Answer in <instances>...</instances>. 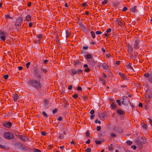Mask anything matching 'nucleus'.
I'll return each instance as SVG.
<instances>
[{
  "mask_svg": "<svg viewBox=\"0 0 152 152\" xmlns=\"http://www.w3.org/2000/svg\"><path fill=\"white\" fill-rule=\"evenodd\" d=\"M64 137L63 136L62 134H59L58 137V138L59 139H62Z\"/></svg>",
  "mask_w": 152,
  "mask_h": 152,
  "instance_id": "obj_41",
  "label": "nucleus"
},
{
  "mask_svg": "<svg viewBox=\"0 0 152 152\" xmlns=\"http://www.w3.org/2000/svg\"><path fill=\"white\" fill-rule=\"evenodd\" d=\"M126 142L129 145H131L132 144V142L129 140H127Z\"/></svg>",
  "mask_w": 152,
  "mask_h": 152,
  "instance_id": "obj_45",
  "label": "nucleus"
},
{
  "mask_svg": "<svg viewBox=\"0 0 152 152\" xmlns=\"http://www.w3.org/2000/svg\"><path fill=\"white\" fill-rule=\"evenodd\" d=\"M71 72H69L70 74H71L72 75H75L77 74V70L76 69L74 68H72L71 69Z\"/></svg>",
  "mask_w": 152,
  "mask_h": 152,
  "instance_id": "obj_22",
  "label": "nucleus"
},
{
  "mask_svg": "<svg viewBox=\"0 0 152 152\" xmlns=\"http://www.w3.org/2000/svg\"><path fill=\"white\" fill-rule=\"evenodd\" d=\"M102 32L99 31H97L96 32V34L97 35L101 34Z\"/></svg>",
  "mask_w": 152,
  "mask_h": 152,
  "instance_id": "obj_58",
  "label": "nucleus"
},
{
  "mask_svg": "<svg viewBox=\"0 0 152 152\" xmlns=\"http://www.w3.org/2000/svg\"><path fill=\"white\" fill-rule=\"evenodd\" d=\"M137 7L136 6H135L133 7L130 9V11L134 13H136L137 12Z\"/></svg>",
  "mask_w": 152,
  "mask_h": 152,
  "instance_id": "obj_23",
  "label": "nucleus"
},
{
  "mask_svg": "<svg viewBox=\"0 0 152 152\" xmlns=\"http://www.w3.org/2000/svg\"><path fill=\"white\" fill-rule=\"evenodd\" d=\"M58 110L57 108H55L53 110V113L55 114L58 112Z\"/></svg>",
  "mask_w": 152,
  "mask_h": 152,
  "instance_id": "obj_52",
  "label": "nucleus"
},
{
  "mask_svg": "<svg viewBox=\"0 0 152 152\" xmlns=\"http://www.w3.org/2000/svg\"><path fill=\"white\" fill-rule=\"evenodd\" d=\"M95 142L96 144L99 145L101 144L102 141L100 140H96Z\"/></svg>",
  "mask_w": 152,
  "mask_h": 152,
  "instance_id": "obj_40",
  "label": "nucleus"
},
{
  "mask_svg": "<svg viewBox=\"0 0 152 152\" xmlns=\"http://www.w3.org/2000/svg\"><path fill=\"white\" fill-rule=\"evenodd\" d=\"M29 85L37 89H39L42 87L40 82L37 80H30L28 81Z\"/></svg>",
  "mask_w": 152,
  "mask_h": 152,
  "instance_id": "obj_1",
  "label": "nucleus"
},
{
  "mask_svg": "<svg viewBox=\"0 0 152 152\" xmlns=\"http://www.w3.org/2000/svg\"><path fill=\"white\" fill-rule=\"evenodd\" d=\"M121 99H123L122 103L123 104L125 105H127L128 104L130 100L127 96H123L122 97Z\"/></svg>",
  "mask_w": 152,
  "mask_h": 152,
  "instance_id": "obj_5",
  "label": "nucleus"
},
{
  "mask_svg": "<svg viewBox=\"0 0 152 152\" xmlns=\"http://www.w3.org/2000/svg\"><path fill=\"white\" fill-rule=\"evenodd\" d=\"M23 21V18L21 17H18L15 20V26L17 31L20 30L21 29V24Z\"/></svg>",
  "mask_w": 152,
  "mask_h": 152,
  "instance_id": "obj_2",
  "label": "nucleus"
},
{
  "mask_svg": "<svg viewBox=\"0 0 152 152\" xmlns=\"http://www.w3.org/2000/svg\"><path fill=\"white\" fill-rule=\"evenodd\" d=\"M91 70L89 68H86L84 70V71L86 72H88L90 71Z\"/></svg>",
  "mask_w": 152,
  "mask_h": 152,
  "instance_id": "obj_46",
  "label": "nucleus"
},
{
  "mask_svg": "<svg viewBox=\"0 0 152 152\" xmlns=\"http://www.w3.org/2000/svg\"><path fill=\"white\" fill-rule=\"evenodd\" d=\"M86 136L87 137H90V132L88 130L86 132Z\"/></svg>",
  "mask_w": 152,
  "mask_h": 152,
  "instance_id": "obj_39",
  "label": "nucleus"
},
{
  "mask_svg": "<svg viewBox=\"0 0 152 152\" xmlns=\"http://www.w3.org/2000/svg\"><path fill=\"white\" fill-rule=\"evenodd\" d=\"M111 136L112 137H116V136H117V135H116V134H114V133H111Z\"/></svg>",
  "mask_w": 152,
  "mask_h": 152,
  "instance_id": "obj_59",
  "label": "nucleus"
},
{
  "mask_svg": "<svg viewBox=\"0 0 152 152\" xmlns=\"http://www.w3.org/2000/svg\"><path fill=\"white\" fill-rule=\"evenodd\" d=\"M83 31L86 34H88L89 33V32L90 31V30H88L87 28L86 27L83 29Z\"/></svg>",
  "mask_w": 152,
  "mask_h": 152,
  "instance_id": "obj_32",
  "label": "nucleus"
},
{
  "mask_svg": "<svg viewBox=\"0 0 152 152\" xmlns=\"http://www.w3.org/2000/svg\"><path fill=\"white\" fill-rule=\"evenodd\" d=\"M117 113L120 115H123L125 114V112L121 109H118L117 110Z\"/></svg>",
  "mask_w": 152,
  "mask_h": 152,
  "instance_id": "obj_21",
  "label": "nucleus"
},
{
  "mask_svg": "<svg viewBox=\"0 0 152 152\" xmlns=\"http://www.w3.org/2000/svg\"><path fill=\"white\" fill-rule=\"evenodd\" d=\"M106 113L104 112L102 113H99L98 116L99 118L102 120H104L105 119V116L106 115Z\"/></svg>",
  "mask_w": 152,
  "mask_h": 152,
  "instance_id": "obj_8",
  "label": "nucleus"
},
{
  "mask_svg": "<svg viewBox=\"0 0 152 152\" xmlns=\"http://www.w3.org/2000/svg\"><path fill=\"white\" fill-rule=\"evenodd\" d=\"M107 75H109V76L110 77H113V72H111V71H109L108 73H107Z\"/></svg>",
  "mask_w": 152,
  "mask_h": 152,
  "instance_id": "obj_37",
  "label": "nucleus"
},
{
  "mask_svg": "<svg viewBox=\"0 0 152 152\" xmlns=\"http://www.w3.org/2000/svg\"><path fill=\"white\" fill-rule=\"evenodd\" d=\"M126 47L127 49V51L129 54L133 52V48L131 45L128 44L126 45Z\"/></svg>",
  "mask_w": 152,
  "mask_h": 152,
  "instance_id": "obj_10",
  "label": "nucleus"
},
{
  "mask_svg": "<svg viewBox=\"0 0 152 152\" xmlns=\"http://www.w3.org/2000/svg\"><path fill=\"white\" fill-rule=\"evenodd\" d=\"M126 68H127L128 69H132V70H133V68L130 65H129L128 64L126 65Z\"/></svg>",
  "mask_w": 152,
  "mask_h": 152,
  "instance_id": "obj_43",
  "label": "nucleus"
},
{
  "mask_svg": "<svg viewBox=\"0 0 152 152\" xmlns=\"http://www.w3.org/2000/svg\"><path fill=\"white\" fill-rule=\"evenodd\" d=\"M31 63L30 62H28L26 64V66L27 68H28L29 66L30 65Z\"/></svg>",
  "mask_w": 152,
  "mask_h": 152,
  "instance_id": "obj_54",
  "label": "nucleus"
},
{
  "mask_svg": "<svg viewBox=\"0 0 152 152\" xmlns=\"http://www.w3.org/2000/svg\"><path fill=\"white\" fill-rule=\"evenodd\" d=\"M95 113V111L94 110H91L90 112V113L92 115H93V114H94Z\"/></svg>",
  "mask_w": 152,
  "mask_h": 152,
  "instance_id": "obj_64",
  "label": "nucleus"
},
{
  "mask_svg": "<svg viewBox=\"0 0 152 152\" xmlns=\"http://www.w3.org/2000/svg\"><path fill=\"white\" fill-rule=\"evenodd\" d=\"M25 20L26 21H29L31 20V16L30 15H28L26 17Z\"/></svg>",
  "mask_w": 152,
  "mask_h": 152,
  "instance_id": "obj_24",
  "label": "nucleus"
},
{
  "mask_svg": "<svg viewBox=\"0 0 152 152\" xmlns=\"http://www.w3.org/2000/svg\"><path fill=\"white\" fill-rule=\"evenodd\" d=\"M144 76L148 80V81L151 83H152V75H150L147 73L144 74Z\"/></svg>",
  "mask_w": 152,
  "mask_h": 152,
  "instance_id": "obj_6",
  "label": "nucleus"
},
{
  "mask_svg": "<svg viewBox=\"0 0 152 152\" xmlns=\"http://www.w3.org/2000/svg\"><path fill=\"white\" fill-rule=\"evenodd\" d=\"M91 36L93 38H94L95 37V34L94 32L93 31H92L91 32Z\"/></svg>",
  "mask_w": 152,
  "mask_h": 152,
  "instance_id": "obj_33",
  "label": "nucleus"
},
{
  "mask_svg": "<svg viewBox=\"0 0 152 152\" xmlns=\"http://www.w3.org/2000/svg\"><path fill=\"white\" fill-rule=\"evenodd\" d=\"M12 97L13 98V100L14 101H16L19 98V96L18 94L15 93V94H12Z\"/></svg>",
  "mask_w": 152,
  "mask_h": 152,
  "instance_id": "obj_16",
  "label": "nucleus"
},
{
  "mask_svg": "<svg viewBox=\"0 0 152 152\" xmlns=\"http://www.w3.org/2000/svg\"><path fill=\"white\" fill-rule=\"evenodd\" d=\"M3 136L6 140L13 139L14 138V134L10 132H5L3 134Z\"/></svg>",
  "mask_w": 152,
  "mask_h": 152,
  "instance_id": "obj_3",
  "label": "nucleus"
},
{
  "mask_svg": "<svg viewBox=\"0 0 152 152\" xmlns=\"http://www.w3.org/2000/svg\"><path fill=\"white\" fill-rule=\"evenodd\" d=\"M34 42L35 44L39 43L40 42V40L39 39L37 40H34Z\"/></svg>",
  "mask_w": 152,
  "mask_h": 152,
  "instance_id": "obj_42",
  "label": "nucleus"
},
{
  "mask_svg": "<svg viewBox=\"0 0 152 152\" xmlns=\"http://www.w3.org/2000/svg\"><path fill=\"white\" fill-rule=\"evenodd\" d=\"M82 97L84 101H86L88 100V96L87 94L84 95Z\"/></svg>",
  "mask_w": 152,
  "mask_h": 152,
  "instance_id": "obj_31",
  "label": "nucleus"
},
{
  "mask_svg": "<svg viewBox=\"0 0 152 152\" xmlns=\"http://www.w3.org/2000/svg\"><path fill=\"white\" fill-rule=\"evenodd\" d=\"M34 152H41L40 150L34 148Z\"/></svg>",
  "mask_w": 152,
  "mask_h": 152,
  "instance_id": "obj_44",
  "label": "nucleus"
},
{
  "mask_svg": "<svg viewBox=\"0 0 152 152\" xmlns=\"http://www.w3.org/2000/svg\"><path fill=\"white\" fill-rule=\"evenodd\" d=\"M78 96V95L77 94H74L73 96H72V97L74 98L75 99H76Z\"/></svg>",
  "mask_w": 152,
  "mask_h": 152,
  "instance_id": "obj_51",
  "label": "nucleus"
},
{
  "mask_svg": "<svg viewBox=\"0 0 152 152\" xmlns=\"http://www.w3.org/2000/svg\"><path fill=\"white\" fill-rule=\"evenodd\" d=\"M5 18H10L12 19L13 18L10 17V15L8 14L5 15Z\"/></svg>",
  "mask_w": 152,
  "mask_h": 152,
  "instance_id": "obj_47",
  "label": "nucleus"
},
{
  "mask_svg": "<svg viewBox=\"0 0 152 152\" xmlns=\"http://www.w3.org/2000/svg\"><path fill=\"white\" fill-rule=\"evenodd\" d=\"M91 149L90 148H87L86 150V152H91Z\"/></svg>",
  "mask_w": 152,
  "mask_h": 152,
  "instance_id": "obj_49",
  "label": "nucleus"
},
{
  "mask_svg": "<svg viewBox=\"0 0 152 152\" xmlns=\"http://www.w3.org/2000/svg\"><path fill=\"white\" fill-rule=\"evenodd\" d=\"M64 107L65 108H66L67 107V106L69 105V104H68V102L65 100L64 101Z\"/></svg>",
  "mask_w": 152,
  "mask_h": 152,
  "instance_id": "obj_30",
  "label": "nucleus"
},
{
  "mask_svg": "<svg viewBox=\"0 0 152 152\" xmlns=\"http://www.w3.org/2000/svg\"><path fill=\"white\" fill-rule=\"evenodd\" d=\"M127 7H124L122 10V11L123 12H125L126 11H127Z\"/></svg>",
  "mask_w": 152,
  "mask_h": 152,
  "instance_id": "obj_55",
  "label": "nucleus"
},
{
  "mask_svg": "<svg viewBox=\"0 0 152 152\" xmlns=\"http://www.w3.org/2000/svg\"><path fill=\"white\" fill-rule=\"evenodd\" d=\"M12 123L9 121H6L3 123V126L6 128L8 129H10L12 126Z\"/></svg>",
  "mask_w": 152,
  "mask_h": 152,
  "instance_id": "obj_7",
  "label": "nucleus"
},
{
  "mask_svg": "<svg viewBox=\"0 0 152 152\" xmlns=\"http://www.w3.org/2000/svg\"><path fill=\"white\" fill-rule=\"evenodd\" d=\"M4 142V141L3 140L0 139V148L3 149H5L6 148L5 146L2 145L3 144V142Z\"/></svg>",
  "mask_w": 152,
  "mask_h": 152,
  "instance_id": "obj_18",
  "label": "nucleus"
},
{
  "mask_svg": "<svg viewBox=\"0 0 152 152\" xmlns=\"http://www.w3.org/2000/svg\"><path fill=\"white\" fill-rule=\"evenodd\" d=\"M130 55L131 58H132L135 59L137 58V57L138 55V53L137 52L133 54V52L129 54Z\"/></svg>",
  "mask_w": 152,
  "mask_h": 152,
  "instance_id": "obj_15",
  "label": "nucleus"
},
{
  "mask_svg": "<svg viewBox=\"0 0 152 152\" xmlns=\"http://www.w3.org/2000/svg\"><path fill=\"white\" fill-rule=\"evenodd\" d=\"M118 75L120 76L121 78L123 80H128V79L126 75L123 73L119 72L118 73Z\"/></svg>",
  "mask_w": 152,
  "mask_h": 152,
  "instance_id": "obj_9",
  "label": "nucleus"
},
{
  "mask_svg": "<svg viewBox=\"0 0 152 152\" xmlns=\"http://www.w3.org/2000/svg\"><path fill=\"white\" fill-rule=\"evenodd\" d=\"M8 77L9 75H6L4 76V79L6 80L8 78Z\"/></svg>",
  "mask_w": 152,
  "mask_h": 152,
  "instance_id": "obj_61",
  "label": "nucleus"
},
{
  "mask_svg": "<svg viewBox=\"0 0 152 152\" xmlns=\"http://www.w3.org/2000/svg\"><path fill=\"white\" fill-rule=\"evenodd\" d=\"M79 25L81 27V28L83 30V29H84L86 27L83 24V23L81 22H80L79 23Z\"/></svg>",
  "mask_w": 152,
  "mask_h": 152,
  "instance_id": "obj_27",
  "label": "nucleus"
},
{
  "mask_svg": "<svg viewBox=\"0 0 152 152\" xmlns=\"http://www.w3.org/2000/svg\"><path fill=\"white\" fill-rule=\"evenodd\" d=\"M42 113L43 115L46 118H47L48 117V115L45 112V111H43L42 112Z\"/></svg>",
  "mask_w": 152,
  "mask_h": 152,
  "instance_id": "obj_36",
  "label": "nucleus"
},
{
  "mask_svg": "<svg viewBox=\"0 0 152 152\" xmlns=\"http://www.w3.org/2000/svg\"><path fill=\"white\" fill-rule=\"evenodd\" d=\"M102 67L103 69L106 70L109 69V67L108 65L105 63H104L102 64Z\"/></svg>",
  "mask_w": 152,
  "mask_h": 152,
  "instance_id": "obj_14",
  "label": "nucleus"
},
{
  "mask_svg": "<svg viewBox=\"0 0 152 152\" xmlns=\"http://www.w3.org/2000/svg\"><path fill=\"white\" fill-rule=\"evenodd\" d=\"M82 6L83 7H85L86 6H88L87 4H86V3L85 2H84L83 4H82Z\"/></svg>",
  "mask_w": 152,
  "mask_h": 152,
  "instance_id": "obj_60",
  "label": "nucleus"
},
{
  "mask_svg": "<svg viewBox=\"0 0 152 152\" xmlns=\"http://www.w3.org/2000/svg\"><path fill=\"white\" fill-rule=\"evenodd\" d=\"M5 33L3 31H0V36H5Z\"/></svg>",
  "mask_w": 152,
  "mask_h": 152,
  "instance_id": "obj_53",
  "label": "nucleus"
},
{
  "mask_svg": "<svg viewBox=\"0 0 152 152\" xmlns=\"http://www.w3.org/2000/svg\"><path fill=\"white\" fill-rule=\"evenodd\" d=\"M140 42H143V41L139 39H136L134 40L133 43V47L134 48L137 50L140 48Z\"/></svg>",
  "mask_w": 152,
  "mask_h": 152,
  "instance_id": "obj_4",
  "label": "nucleus"
},
{
  "mask_svg": "<svg viewBox=\"0 0 152 152\" xmlns=\"http://www.w3.org/2000/svg\"><path fill=\"white\" fill-rule=\"evenodd\" d=\"M121 18H117L116 21L117 22L119 25L122 26L124 25L123 22L121 20Z\"/></svg>",
  "mask_w": 152,
  "mask_h": 152,
  "instance_id": "obj_19",
  "label": "nucleus"
},
{
  "mask_svg": "<svg viewBox=\"0 0 152 152\" xmlns=\"http://www.w3.org/2000/svg\"><path fill=\"white\" fill-rule=\"evenodd\" d=\"M148 119L149 120V123L151 124V125L152 126V120L150 118H149Z\"/></svg>",
  "mask_w": 152,
  "mask_h": 152,
  "instance_id": "obj_62",
  "label": "nucleus"
},
{
  "mask_svg": "<svg viewBox=\"0 0 152 152\" xmlns=\"http://www.w3.org/2000/svg\"><path fill=\"white\" fill-rule=\"evenodd\" d=\"M113 130L120 133H122L123 132V130L122 129H121V127L117 126H115Z\"/></svg>",
  "mask_w": 152,
  "mask_h": 152,
  "instance_id": "obj_13",
  "label": "nucleus"
},
{
  "mask_svg": "<svg viewBox=\"0 0 152 152\" xmlns=\"http://www.w3.org/2000/svg\"><path fill=\"white\" fill-rule=\"evenodd\" d=\"M49 104V101L47 99H45L44 101V105L45 106H48Z\"/></svg>",
  "mask_w": 152,
  "mask_h": 152,
  "instance_id": "obj_29",
  "label": "nucleus"
},
{
  "mask_svg": "<svg viewBox=\"0 0 152 152\" xmlns=\"http://www.w3.org/2000/svg\"><path fill=\"white\" fill-rule=\"evenodd\" d=\"M22 144L20 142H18L15 143V145L18 148H20Z\"/></svg>",
  "mask_w": 152,
  "mask_h": 152,
  "instance_id": "obj_25",
  "label": "nucleus"
},
{
  "mask_svg": "<svg viewBox=\"0 0 152 152\" xmlns=\"http://www.w3.org/2000/svg\"><path fill=\"white\" fill-rule=\"evenodd\" d=\"M83 71L81 69H78L77 71V74L80 75L81 74H83Z\"/></svg>",
  "mask_w": 152,
  "mask_h": 152,
  "instance_id": "obj_28",
  "label": "nucleus"
},
{
  "mask_svg": "<svg viewBox=\"0 0 152 152\" xmlns=\"http://www.w3.org/2000/svg\"><path fill=\"white\" fill-rule=\"evenodd\" d=\"M37 38L39 39H40L42 38V34H39L37 35Z\"/></svg>",
  "mask_w": 152,
  "mask_h": 152,
  "instance_id": "obj_57",
  "label": "nucleus"
},
{
  "mask_svg": "<svg viewBox=\"0 0 152 152\" xmlns=\"http://www.w3.org/2000/svg\"><path fill=\"white\" fill-rule=\"evenodd\" d=\"M42 71L45 73H46L48 72L47 70L46 69L43 68V67H42Z\"/></svg>",
  "mask_w": 152,
  "mask_h": 152,
  "instance_id": "obj_38",
  "label": "nucleus"
},
{
  "mask_svg": "<svg viewBox=\"0 0 152 152\" xmlns=\"http://www.w3.org/2000/svg\"><path fill=\"white\" fill-rule=\"evenodd\" d=\"M0 38H1V40H3V41H4L6 39L5 36H1Z\"/></svg>",
  "mask_w": 152,
  "mask_h": 152,
  "instance_id": "obj_48",
  "label": "nucleus"
},
{
  "mask_svg": "<svg viewBox=\"0 0 152 152\" xmlns=\"http://www.w3.org/2000/svg\"><path fill=\"white\" fill-rule=\"evenodd\" d=\"M107 0H104V1L102 2V4L104 5L105 4H107Z\"/></svg>",
  "mask_w": 152,
  "mask_h": 152,
  "instance_id": "obj_50",
  "label": "nucleus"
},
{
  "mask_svg": "<svg viewBox=\"0 0 152 152\" xmlns=\"http://www.w3.org/2000/svg\"><path fill=\"white\" fill-rule=\"evenodd\" d=\"M110 107L111 109L112 110L115 109L117 107V106L115 104V102L112 103L110 105Z\"/></svg>",
  "mask_w": 152,
  "mask_h": 152,
  "instance_id": "obj_20",
  "label": "nucleus"
},
{
  "mask_svg": "<svg viewBox=\"0 0 152 152\" xmlns=\"http://www.w3.org/2000/svg\"><path fill=\"white\" fill-rule=\"evenodd\" d=\"M111 31V29L110 28H108V29H107V30L106 31V32L108 33H109Z\"/></svg>",
  "mask_w": 152,
  "mask_h": 152,
  "instance_id": "obj_56",
  "label": "nucleus"
},
{
  "mask_svg": "<svg viewBox=\"0 0 152 152\" xmlns=\"http://www.w3.org/2000/svg\"><path fill=\"white\" fill-rule=\"evenodd\" d=\"M65 31L66 34V38H68L71 35V31L70 29H65L64 31Z\"/></svg>",
  "mask_w": 152,
  "mask_h": 152,
  "instance_id": "obj_12",
  "label": "nucleus"
},
{
  "mask_svg": "<svg viewBox=\"0 0 152 152\" xmlns=\"http://www.w3.org/2000/svg\"><path fill=\"white\" fill-rule=\"evenodd\" d=\"M101 126H98L97 127L96 130L97 131H99L101 130Z\"/></svg>",
  "mask_w": 152,
  "mask_h": 152,
  "instance_id": "obj_63",
  "label": "nucleus"
},
{
  "mask_svg": "<svg viewBox=\"0 0 152 152\" xmlns=\"http://www.w3.org/2000/svg\"><path fill=\"white\" fill-rule=\"evenodd\" d=\"M28 138H27V137L25 136H23V137L22 140L23 141H28Z\"/></svg>",
  "mask_w": 152,
  "mask_h": 152,
  "instance_id": "obj_34",
  "label": "nucleus"
},
{
  "mask_svg": "<svg viewBox=\"0 0 152 152\" xmlns=\"http://www.w3.org/2000/svg\"><path fill=\"white\" fill-rule=\"evenodd\" d=\"M21 150L23 151H27L28 150L29 148L22 144L20 148Z\"/></svg>",
  "mask_w": 152,
  "mask_h": 152,
  "instance_id": "obj_17",
  "label": "nucleus"
},
{
  "mask_svg": "<svg viewBox=\"0 0 152 152\" xmlns=\"http://www.w3.org/2000/svg\"><path fill=\"white\" fill-rule=\"evenodd\" d=\"M40 71L37 68L35 69L33 72V74L37 78H38V76L39 73Z\"/></svg>",
  "mask_w": 152,
  "mask_h": 152,
  "instance_id": "obj_11",
  "label": "nucleus"
},
{
  "mask_svg": "<svg viewBox=\"0 0 152 152\" xmlns=\"http://www.w3.org/2000/svg\"><path fill=\"white\" fill-rule=\"evenodd\" d=\"M80 63V61L79 60H77L73 62V65L75 66L76 65L79 64Z\"/></svg>",
  "mask_w": 152,
  "mask_h": 152,
  "instance_id": "obj_26",
  "label": "nucleus"
},
{
  "mask_svg": "<svg viewBox=\"0 0 152 152\" xmlns=\"http://www.w3.org/2000/svg\"><path fill=\"white\" fill-rule=\"evenodd\" d=\"M87 59H90L91 57V55L90 54H87L86 56Z\"/></svg>",
  "mask_w": 152,
  "mask_h": 152,
  "instance_id": "obj_35",
  "label": "nucleus"
}]
</instances>
